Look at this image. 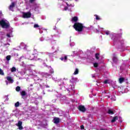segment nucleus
<instances>
[{"instance_id": "obj_1", "label": "nucleus", "mask_w": 130, "mask_h": 130, "mask_svg": "<svg viewBox=\"0 0 130 130\" xmlns=\"http://www.w3.org/2000/svg\"><path fill=\"white\" fill-rule=\"evenodd\" d=\"M1 26L3 29H9L10 27V22L3 18L1 20Z\"/></svg>"}, {"instance_id": "obj_2", "label": "nucleus", "mask_w": 130, "mask_h": 130, "mask_svg": "<svg viewBox=\"0 0 130 130\" xmlns=\"http://www.w3.org/2000/svg\"><path fill=\"white\" fill-rule=\"evenodd\" d=\"M74 29L78 32H82L83 31V29L84 28H86V27L83 26L82 23H80L79 22H76L73 25Z\"/></svg>"}, {"instance_id": "obj_3", "label": "nucleus", "mask_w": 130, "mask_h": 130, "mask_svg": "<svg viewBox=\"0 0 130 130\" xmlns=\"http://www.w3.org/2000/svg\"><path fill=\"white\" fill-rule=\"evenodd\" d=\"M20 94L21 95L22 98L23 99H26L27 98V93L26 92V91H22L20 92Z\"/></svg>"}, {"instance_id": "obj_4", "label": "nucleus", "mask_w": 130, "mask_h": 130, "mask_svg": "<svg viewBox=\"0 0 130 130\" xmlns=\"http://www.w3.org/2000/svg\"><path fill=\"white\" fill-rule=\"evenodd\" d=\"M78 109L80 111H81L82 112H85V111H86V108H85V106L82 105L79 106Z\"/></svg>"}, {"instance_id": "obj_5", "label": "nucleus", "mask_w": 130, "mask_h": 130, "mask_svg": "<svg viewBox=\"0 0 130 130\" xmlns=\"http://www.w3.org/2000/svg\"><path fill=\"white\" fill-rule=\"evenodd\" d=\"M23 18H30L31 17V13H24L23 15Z\"/></svg>"}, {"instance_id": "obj_6", "label": "nucleus", "mask_w": 130, "mask_h": 130, "mask_svg": "<svg viewBox=\"0 0 130 130\" xmlns=\"http://www.w3.org/2000/svg\"><path fill=\"white\" fill-rule=\"evenodd\" d=\"M59 118L55 117L53 119V122L54 123H55V124H57L58 123H59Z\"/></svg>"}, {"instance_id": "obj_7", "label": "nucleus", "mask_w": 130, "mask_h": 130, "mask_svg": "<svg viewBox=\"0 0 130 130\" xmlns=\"http://www.w3.org/2000/svg\"><path fill=\"white\" fill-rule=\"evenodd\" d=\"M14 8H15V2H12L11 5H10L9 10L11 11H14Z\"/></svg>"}, {"instance_id": "obj_8", "label": "nucleus", "mask_w": 130, "mask_h": 130, "mask_svg": "<svg viewBox=\"0 0 130 130\" xmlns=\"http://www.w3.org/2000/svg\"><path fill=\"white\" fill-rule=\"evenodd\" d=\"M7 79L9 82V83H11V84L14 82V80L12 79V78L10 76H8L7 77Z\"/></svg>"}, {"instance_id": "obj_9", "label": "nucleus", "mask_w": 130, "mask_h": 130, "mask_svg": "<svg viewBox=\"0 0 130 130\" xmlns=\"http://www.w3.org/2000/svg\"><path fill=\"white\" fill-rule=\"evenodd\" d=\"M107 113L109 114H114V112L112 110L109 109L107 111Z\"/></svg>"}, {"instance_id": "obj_10", "label": "nucleus", "mask_w": 130, "mask_h": 130, "mask_svg": "<svg viewBox=\"0 0 130 130\" xmlns=\"http://www.w3.org/2000/svg\"><path fill=\"white\" fill-rule=\"evenodd\" d=\"M118 119V117L117 116H115L112 119L111 122L112 123L115 122V121H116V120H117Z\"/></svg>"}, {"instance_id": "obj_11", "label": "nucleus", "mask_w": 130, "mask_h": 130, "mask_svg": "<svg viewBox=\"0 0 130 130\" xmlns=\"http://www.w3.org/2000/svg\"><path fill=\"white\" fill-rule=\"evenodd\" d=\"M72 21L73 22H78V17L75 16L72 18Z\"/></svg>"}, {"instance_id": "obj_12", "label": "nucleus", "mask_w": 130, "mask_h": 130, "mask_svg": "<svg viewBox=\"0 0 130 130\" xmlns=\"http://www.w3.org/2000/svg\"><path fill=\"white\" fill-rule=\"evenodd\" d=\"M125 80V79H124V78H120L119 79L120 84H121L122 83H123V82H124Z\"/></svg>"}, {"instance_id": "obj_13", "label": "nucleus", "mask_w": 130, "mask_h": 130, "mask_svg": "<svg viewBox=\"0 0 130 130\" xmlns=\"http://www.w3.org/2000/svg\"><path fill=\"white\" fill-rule=\"evenodd\" d=\"M77 81V78L72 77V80H70L71 83H75Z\"/></svg>"}, {"instance_id": "obj_14", "label": "nucleus", "mask_w": 130, "mask_h": 130, "mask_svg": "<svg viewBox=\"0 0 130 130\" xmlns=\"http://www.w3.org/2000/svg\"><path fill=\"white\" fill-rule=\"evenodd\" d=\"M16 91H17V92H20V91H21V87L20 86L16 87Z\"/></svg>"}, {"instance_id": "obj_15", "label": "nucleus", "mask_w": 130, "mask_h": 130, "mask_svg": "<svg viewBox=\"0 0 130 130\" xmlns=\"http://www.w3.org/2000/svg\"><path fill=\"white\" fill-rule=\"evenodd\" d=\"M61 60H67V59H68V57H67V56H65L63 58V57H62L61 58H60Z\"/></svg>"}, {"instance_id": "obj_16", "label": "nucleus", "mask_w": 130, "mask_h": 130, "mask_svg": "<svg viewBox=\"0 0 130 130\" xmlns=\"http://www.w3.org/2000/svg\"><path fill=\"white\" fill-rule=\"evenodd\" d=\"M20 106V102H17L15 104V107H19Z\"/></svg>"}, {"instance_id": "obj_17", "label": "nucleus", "mask_w": 130, "mask_h": 130, "mask_svg": "<svg viewBox=\"0 0 130 130\" xmlns=\"http://www.w3.org/2000/svg\"><path fill=\"white\" fill-rule=\"evenodd\" d=\"M16 125H17V126L22 125V121H19L18 124H16Z\"/></svg>"}, {"instance_id": "obj_18", "label": "nucleus", "mask_w": 130, "mask_h": 130, "mask_svg": "<svg viewBox=\"0 0 130 130\" xmlns=\"http://www.w3.org/2000/svg\"><path fill=\"white\" fill-rule=\"evenodd\" d=\"M79 74V69H76V70L74 72V75H78Z\"/></svg>"}, {"instance_id": "obj_19", "label": "nucleus", "mask_w": 130, "mask_h": 130, "mask_svg": "<svg viewBox=\"0 0 130 130\" xmlns=\"http://www.w3.org/2000/svg\"><path fill=\"white\" fill-rule=\"evenodd\" d=\"M16 70H17V69H16V68H15V67H13V68L11 69V72H12V73H13V72H16Z\"/></svg>"}, {"instance_id": "obj_20", "label": "nucleus", "mask_w": 130, "mask_h": 130, "mask_svg": "<svg viewBox=\"0 0 130 130\" xmlns=\"http://www.w3.org/2000/svg\"><path fill=\"white\" fill-rule=\"evenodd\" d=\"M113 61L114 62H116V61H117V58H116V57H114L113 58Z\"/></svg>"}, {"instance_id": "obj_21", "label": "nucleus", "mask_w": 130, "mask_h": 130, "mask_svg": "<svg viewBox=\"0 0 130 130\" xmlns=\"http://www.w3.org/2000/svg\"><path fill=\"white\" fill-rule=\"evenodd\" d=\"M7 60L9 61L11 59V55H8L6 57Z\"/></svg>"}, {"instance_id": "obj_22", "label": "nucleus", "mask_w": 130, "mask_h": 130, "mask_svg": "<svg viewBox=\"0 0 130 130\" xmlns=\"http://www.w3.org/2000/svg\"><path fill=\"white\" fill-rule=\"evenodd\" d=\"M99 53H96L95 54V58L96 59H99Z\"/></svg>"}, {"instance_id": "obj_23", "label": "nucleus", "mask_w": 130, "mask_h": 130, "mask_svg": "<svg viewBox=\"0 0 130 130\" xmlns=\"http://www.w3.org/2000/svg\"><path fill=\"white\" fill-rule=\"evenodd\" d=\"M11 35H12V32H10V34H7V37H9V38L12 37V36H11Z\"/></svg>"}, {"instance_id": "obj_24", "label": "nucleus", "mask_w": 130, "mask_h": 130, "mask_svg": "<svg viewBox=\"0 0 130 130\" xmlns=\"http://www.w3.org/2000/svg\"><path fill=\"white\" fill-rule=\"evenodd\" d=\"M95 16L96 20H100V18L98 15H95Z\"/></svg>"}, {"instance_id": "obj_25", "label": "nucleus", "mask_w": 130, "mask_h": 130, "mask_svg": "<svg viewBox=\"0 0 130 130\" xmlns=\"http://www.w3.org/2000/svg\"><path fill=\"white\" fill-rule=\"evenodd\" d=\"M93 66H94V68H97L98 67V63H94L93 64Z\"/></svg>"}, {"instance_id": "obj_26", "label": "nucleus", "mask_w": 130, "mask_h": 130, "mask_svg": "<svg viewBox=\"0 0 130 130\" xmlns=\"http://www.w3.org/2000/svg\"><path fill=\"white\" fill-rule=\"evenodd\" d=\"M1 75H2V76H4V75H5V73H4V71H3V70H1Z\"/></svg>"}, {"instance_id": "obj_27", "label": "nucleus", "mask_w": 130, "mask_h": 130, "mask_svg": "<svg viewBox=\"0 0 130 130\" xmlns=\"http://www.w3.org/2000/svg\"><path fill=\"white\" fill-rule=\"evenodd\" d=\"M45 77H49V76H50V74H48V73H45L44 74Z\"/></svg>"}, {"instance_id": "obj_28", "label": "nucleus", "mask_w": 130, "mask_h": 130, "mask_svg": "<svg viewBox=\"0 0 130 130\" xmlns=\"http://www.w3.org/2000/svg\"><path fill=\"white\" fill-rule=\"evenodd\" d=\"M19 129H23V126L21 125L20 126H18Z\"/></svg>"}, {"instance_id": "obj_29", "label": "nucleus", "mask_w": 130, "mask_h": 130, "mask_svg": "<svg viewBox=\"0 0 130 130\" xmlns=\"http://www.w3.org/2000/svg\"><path fill=\"white\" fill-rule=\"evenodd\" d=\"M34 27V28H38V27H39V25L38 24H35Z\"/></svg>"}, {"instance_id": "obj_30", "label": "nucleus", "mask_w": 130, "mask_h": 130, "mask_svg": "<svg viewBox=\"0 0 130 130\" xmlns=\"http://www.w3.org/2000/svg\"><path fill=\"white\" fill-rule=\"evenodd\" d=\"M105 33H106V34L107 35H109V34H110L109 31H107L105 32Z\"/></svg>"}, {"instance_id": "obj_31", "label": "nucleus", "mask_w": 130, "mask_h": 130, "mask_svg": "<svg viewBox=\"0 0 130 130\" xmlns=\"http://www.w3.org/2000/svg\"><path fill=\"white\" fill-rule=\"evenodd\" d=\"M104 84H108V80H106L104 82Z\"/></svg>"}, {"instance_id": "obj_32", "label": "nucleus", "mask_w": 130, "mask_h": 130, "mask_svg": "<svg viewBox=\"0 0 130 130\" xmlns=\"http://www.w3.org/2000/svg\"><path fill=\"white\" fill-rule=\"evenodd\" d=\"M50 74H53V70L51 69V70H50Z\"/></svg>"}, {"instance_id": "obj_33", "label": "nucleus", "mask_w": 130, "mask_h": 130, "mask_svg": "<svg viewBox=\"0 0 130 130\" xmlns=\"http://www.w3.org/2000/svg\"><path fill=\"white\" fill-rule=\"evenodd\" d=\"M68 9H69V8L68 7H64V11H67V10H68Z\"/></svg>"}, {"instance_id": "obj_34", "label": "nucleus", "mask_w": 130, "mask_h": 130, "mask_svg": "<svg viewBox=\"0 0 130 130\" xmlns=\"http://www.w3.org/2000/svg\"><path fill=\"white\" fill-rule=\"evenodd\" d=\"M34 1H35V0H29V3L32 4V3H33L34 2Z\"/></svg>"}, {"instance_id": "obj_35", "label": "nucleus", "mask_w": 130, "mask_h": 130, "mask_svg": "<svg viewBox=\"0 0 130 130\" xmlns=\"http://www.w3.org/2000/svg\"><path fill=\"white\" fill-rule=\"evenodd\" d=\"M81 129H84V125H82L81 126Z\"/></svg>"}, {"instance_id": "obj_36", "label": "nucleus", "mask_w": 130, "mask_h": 130, "mask_svg": "<svg viewBox=\"0 0 130 130\" xmlns=\"http://www.w3.org/2000/svg\"><path fill=\"white\" fill-rule=\"evenodd\" d=\"M46 88H49V86H48V85H46Z\"/></svg>"}, {"instance_id": "obj_37", "label": "nucleus", "mask_w": 130, "mask_h": 130, "mask_svg": "<svg viewBox=\"0 0 130 130\" xmlns=\"http://www.w3.org/2000/svg\"><path fill=\"white\" fill-rule=\"evenodd\" d=\"M101 130H108L107 129H102Z\"/></svg>"}, {"instance_id": "obj_38", "label": "nucleus", "mask_w": 130, "mask_h": 130, "mask_svg": "<svg viewBox=\"0 0 130 130\" xmlns=\"http://www.w3.org/2000/svg\"><path fill=\"white\" fill-rule=\"evenodd\" d=\"M41 41H43V40L42 39H40Z\"/></svg>"}, {"instance_id": "obj_39", "label": "nucleus", "mask_w": 130, "mask_h": 130, "mask_svg": "<svg viewBox=\"0 0 130 130\" xmlns=\"http://www.w3.org/2000/svg\"><path fill=\"white\" fill-rule=\"evenodd\" d=\"M92 78H95V76H92Z\"/></svg>"}, {"instance_id": "obj_40", "label": "nucleus", "mask_w": 130, "mask_h": 130, "mask_svg": "<svg viewBox=\"0 0 130 130\" xmlns=\"http://www.w3.org/2000/svg\"><path fill=\"white\" fill-rule=\"evenodd\" d=\"M29 59H30V60H32V58H29Z\"/></svg>"}, {"instance_id": "obj_41", "label": "nucleus", "mask_w": 130, "mask_h": 130, "mask_svg": "<svg viewBox=\"0 0 130 130\" xmlns=\"http://www.w3.org/2000/svg\"><path fill=\"white\" fill-rule=\"evenodd\" d=\"M71 89H72V90H73V88H71Z\"/></svg>"}, {"instance_id": "obj_42", "label": "nucleus", "mask_w": 130, "mask_h": 130, "mask_svg": "<svg viewBox=\"0 0 130 130\" xmlns=\"http://www.w3.org/2000/svg\"><path fill=\"white\" fill-rule=\"evenodd\" d=\"M44 94H45V92H44Z\"/></svg>"}]
</instances>
